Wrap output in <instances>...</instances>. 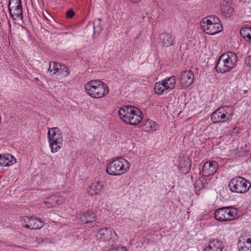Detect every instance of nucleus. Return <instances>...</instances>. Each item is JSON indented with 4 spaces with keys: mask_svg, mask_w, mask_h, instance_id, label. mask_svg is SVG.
Masks as SVG:
<instances>
[{
    "mask_svg": "<svg viewBox=\"0 0 251 251\" xmlns=\"http://www.w3.org/2000/svg\"><path fill=\"white\" fill-rule=\"evenodd\" d=\"M194 75L191 72L185 71L181 73L180 82L183 87H188L194 81Z\"/></svg>",
    "mask_w": 251,
    "mask_h": 251,
    "instance_id": "13",
    "label": "nucleus"
},
{
    "mask_svg": "<svg viewBox=\"0 0 251 251\" xmlns=\"http://www.w3.org/2000/svg\"><path fill=\"white\" fill-rule=\"evenodd\" d=\"M59 72L65 76H67L70 74V71L68 68L65 65L60 64Z\"/></svg>",
    "mask_w": 251,
    "mask_h": 251,
    "instance_id": "30",
    "label": "nucleus"
},
{
    "mask_svg": "<svg viewBox=\"0 0 251 251\" xmlns=\"http://www.w3.org/2000/svg\"><path fill=\"white\" fill-rule=\"evenodd\" d=\"M75 15L74 11L72 9L69 10L66 13V17L68 18H72Z\"/></svg>",
    "mask_w": 251,
    "mask_h": 251,
    "instance_id": "34",
    "label": "nucleus"
},
{
    "mask_svg": "<svg viewBox=\"0 0 251 251\" xmlns=\"http://www.w3.org/2000/svg\"><path fill=\"white\" fill-rule=\"evenodd\" d=\"M221 10L223 14L226 17H230L233 12V9L228 5L223 6Z\"/></svg>",
    "mask_w": 251,
    "mask_h": 251,
    "instance_id": "29",
    "label": "nucleus"
},
{
    "mask_svg": "<svg viewBox=\"0 0 251 251\" xmlns=\"http://www.w3.org/2000/svg\"><path fill=\"white\" fill-rule=\"evenodd\" d=\"M199 182L201 183V180H198V181H197V183H199Z\"/></svg>",
    "mask_w": 251,
    "mask_h": 251,
    "instance_id": "38",
    "label": "nucleus"
},
{
    "mask_svg": "<svg viewBox=\"0 0 251 251\" xmlns=\"http://www.w3.org/2000/svg\"><path fill=\"white\" fill-rule=\"evenodd\" d=\"M240 34L246 41L251 43V27L242 28L240 29Z\"/></svg>",
    "mask_w": 251,
    "mask_h": 251,
    "instance_id": "23",
    "label": "nucleus"
},
{
    "mask_svg": "<svg viewBox=\"0 0 251 251\" xmlns=\"http://www.w3.org/2000/svg\"><path fill=\"white\" fill-rule=\"evenodd\" d=\"M245 62L246 64L251 66V56H248L246 58Z\"/></svg>",
    "mask_w": 251,
    "mask_h": 251,
    "instance_id": "35",
    "label": "nucleus"
},
{
    "mask_svg": "<svg viewBox=\"0 0 251 251\" xmlns=\"http://www.w3.org/2000/svg\"><path fill=\"white\" fill-rule=\"evenodd\" d=\"M14 157L9 154L0 155V165L4 166H8L16 162Z\"/></svg>",
    "mask_w": 251,
    "mask_h": 251,
    "instance_id": "19",
    "label": "nucleus"
},
{
    "mask_svg": "<svg viewBox=\"0 0 251 251\" xmlns=\"http://www.w3.org/2000/svg\"><path fill=\"white\" fill-rule=\"evenodd\" d=\"M103 188V184L100 181L94 182L89 187L88 192L91 195L98 194Z\"/></svg>",
    "mask_w": 251,
    "mask_h": 251,
    "instance_id": "20",
    "label": "nucleus"
},
{
    "mask_svg": "<svg viewBox=\"0 0 251 251\" xmlns=\"http://www.w3.org/2000/svg\"><path fill=\"white\" fill-rule=\"evenodd\" d=\"M64 201V200L62 197L55 195L48 198L44 202L47 204L49 208H51L61 204L63 203Z\"/></svg>",
    "mask_w": 251,
    "mask_h": 251,
    "instance_id": "14",
    "label": "nucleus"
},
{
    "mask_svg": "<svg viewBox=\"0 0 251 251\" xmlns=\"http://www.w3.org/2000/svg\"><path fill=\"white\" fill-rule=\"evenodd\" d=\"M151 124V121H147V123H146V126H148L150 125Z\"/></svg>",
    "mask_w": 251,
    "mask_h": 251,
    "instance_id": "37",
    "label": "nucleus"
},
{
    "mask_svg": "<svg viewBox=\"0 0 251 251\" xmlns=\"http://www.w3.org/2000/svg\"><path fill=\"white\" fill-rule=\"evenodd\" d=\"M103 251H126V249L125 247L117 246L112 244L111 247H106Z\"/></svg>",
    "mask_w": 251,
    "mask_h": 251,
    "instance_id": "28",
    "label": "nucleus"
},
{
    "mask_svg": "<svg viewBox=\"0 0 251 251\" xmlns=\"http://www.w3.org/2000/svg\"><path fill=\"white\" fill-rule=\"evenodd\" d=\"M164 85L167 89H173L176 86V81L175 76H172L163 80Z\"/></svg>",
    "mask_w": 251,
    "mask_h": 251,
    "instance_id": "24",
    "label": "nucleus"
},
{
    "mask_svg": "<svg viewBox=\"0 0 251 251\" xmlns=\"http://www.w3.org/2000/svg\"><path fill=\"white\" fill-rule=\"evenodd\" d=\"M142 112L138 108L134 107V113H132L131 117L129 118L127 124L131 125H136L138 124L142 120Z\"/></svg>",
    "mask_w": 251,
    "mask_h": 251,
    "instance_id": "17",
    "label": "nucleus"
},
{
    "mask_svg": "<svg viewBox=\"0 0 251 251\" xmlns=\"http://www.w3.org/2000/svg\"><path fill=\"white\" fill-rule=\"evenodd\" d=\"M134 107L131 106H125L119 110V115L120 119L127 124L132 113H134Z\"/></svg>",
    "mask_w": 251,
    "mask_h": 251,
    "instance_id": "12",
    "label": "nucleus"
},
{
    "mask_svg": "<svg viewBox=\"0 0 251 251\" xmlns=\"http://www.w3.org/2000/svg\"><path fill=\"white\" fill-rule=\"evenodd\" d=\"M201 26L206 33L210 35H214L223 29L222 25H215L210 21H207V18H203L201 20Z\"/></svg>",
    "mask_w": 251,
    "mask_h": 251,
    "instance_id": "9",
    "label": "nucleus"
},
{
    "mask_svg": "<svg viewBox=\"0 0 251 251\" xmlns=\"http://www.w3.org/2000/svg\"><path fill=\"white\" fill-rule=\"evenodd\" d=\"M8 10L13 19H22V6L21 0H9Z\"/></svg>",
    "mask_w": 251,
    "mask_h": 251,
    "instance_id": "8",
    "label": "nucleus"
},
{
    "mask_svg": "<svg viewBox=\"0 0 251 251\" xmlns=\"http://www.w3.org/2000/svg\"><path fill=\"white\" fill-rule=\"evenodd\" d=\"M130 1L133 3H137L140 0H129Z\"/></svg>",
    "mask_w": 251,
    "mask_h": 251,
    "instance_id": "36",
    "label": "nucleus"
},
{
    "mask_svg": "<svg viewBox=\"0 0 251 251\" xmlns=\"http://www.w3.org/2000/svg\"><path fill=\"white\" fill-rule=\"evenodd\" d=\"M130 166L129 163L120 157L112 161L107 166L106 172L110 175L119 176L125 173Z\"/></svg>",
    "mask_w": 251,
    "mask_h": 251,
    "instance_id": "3",
    "label": "nucleus"
},
{
    "mask_svg": "<svg viewBox=\"0 0 251 251\" xmlns=\"http://www.w3.org/2000/svg\"><path fill=\"white\" fill-rule=\"evenodd\" d=\"M31 217H24L22 219L21 222L22 225L27 228V226L29 224Z\"/></svg>",
    "mask_w": 251,
    "mask_h": 251,
    "instance_id": "32",
    "label": "nucleus"
},
{
    "mask_svg": "<svg viewBox=\"0 0 251 251\" xmlns=\"http://www.w3.org/2000/svg\"><path fill=\"white\" fill-rule=\"evenodd\" d=\"M165 90H167V89L165 87L163 80L162 81L161 83L160 82H156L155 84L154 91L155 93L158 95L161 94Z\"/></svg>",
    "mask_w": 251,
    "mask_h": 251,
    "instance_id": "26",
    "label": "nucleus"
},
{
    "mask_svg": "<svg viewBox=\"0 0 251 251\" xmlns=\"http://www.w3.org/2000/svg\"><path fill=\"white\" fill-rule=\"evenodd\" d=\"M43 226V222L41 221V220L38 219L35 217H32L30 219V222L28 226H27V228L34 230L40 229Z\"/></svg>",
    "mask_w": 251,
    "mask_h": 251,
    "instance_id": "22",
    "label": "nucleus"
},
{
    "mask_svg": "<svg viewBox=\"0 0 251 251\" xmlns=\"http://www.w3.org/2000/svg\"><path fill=\"white\" fill-rule=\"evenodd\" d=\"M84 87L87 94L95 99L102 98L109 93L107 85L100 80L89 81L86 83Z\"/></svg>",
    "mask_w": 251,
    "mask_h": 251,
    "instance_id": "1",
    "label": "nucleus"
},
{
    "mask_svg": "<svg viewBox=\"0 0 251 251\" xmlns=\"http://www.w3.org/2000/svg\"><path fill=\"white\" fill-rule=\"evenodd\" d=\"M160 40L163 46L169 47L174 44V38L169 33H163L160 34Z\"/></svg>",
    "mask_w": 251,
    "mask_h": 251,
    "instance_id": "21",
    "label": "nucleus"
},
{
    "mask_svg": "<svg viewBox=\"0 0 251 251\" xmlns=\"http://www.w3.org/2000/svg\"><path fill=\"white\" fill-rule=\"evenodd\" d=\"M223 249L222 242L214 239L209 242L208 246L204 249L203 251H222Z\"/></svg>",
    "mask_w": 251,
    "mask_h": 251,
    "instance_id": "16",
    "label": "nucleus"
},
{
    "mask_svg": "<svg viewBox=\"0 0 251 251\" xmlns=\"http://www.w3.org/2000/svg\"><path fill=\"white\" fill-rule=\"evenodd\" d=\"M117 234L112 228L106 227L100 229L97 232L96 237L99 242H110Z\"/></svg>",
    "mask_w": 251,
    "mask_h": 251,
    "instance_id": "10",
    "label": "nucleus"
},
{
    "mask_svg": "<svg viewBox=\"0 0 251 251\" xmlns=\"http://www.w3.org/2000/svg\"><path fill=\"white\" fill-rule=\"evenodd\" d=\"M207 21H210L215 25H221L219 19L215 16H210L206 18Z\"/></svg>",
    "mask_w": 251,
    "mask_h": 251,
    "instance_id": "31",
    "label": "nucleus"
},
{
    "mask_svg": "<svg viewBox=\"0 0 251 251\" xmlns=\"http://www.w3.org/2000/svg\"><path fill=\"white\" fill-rule=\"evenodd\" d=\"M237 214V209L230 207H224L216 210L215 218L220 221H231L235 218Z\"/></svg>",
    "mask_w": 251,
    "mask_h": 251,
    "instance_id": "6",
    "label": "nucleus"
},
{
    "mask_svg": "<svg viewBox=\"0 0 251 251\" xmlns=\"http://www.w3.org/2000/svg\"><path fill=\"white\" fill-rule=\"evenodd\" d=\"M78 219L81 223L87 224L95 221L96 220V215L93 212L88 211L87 212H84L80 214L78 216Z\"/></svg>",
    "mask_w": 251,
    "mask_h": 251,
    "instance_id": "18",
    "label": "nucleus"
},
{
    "mask_svg": "<svg viewBox=\"0 0 251 251\" xmlns=\"http://www.w3.org/2000/svg\"><path fill=\"white\" fill-rule=\"evenodd\" d=\"M101 19H97L94 21L93 22V28H94V33L96 34V33H99L101 30Z\"/></svg>",
    "mask_w": 251,
    "mask_h": 251,
    "instance_id": "27",
    "label": "nucleus"
},
{
    "mask_svg": "<svg viewBox=\"0 0 251 251\" xmlns=\"http://www.w3.org/2000/svg\"><path fill=\"white\" fill-rule=\"evenodd\" d=\"M237 62L236 54L232 52H228L220 56L215 66V69L217 72L220 73L229 72L236 66Z\"/></svg>",
    "mask_w": 251,
    "mask_h": 251,
    "instance_id": "2",
    "label": "nucleus"
},
{
    "mask_svg": "<svg viewBox=\"0 0 251 251\" xmlns=\"http://www.w3.org/2000/svg\"><path fill=\"white\" fill-rule=\"evenodd\" d=\"M57 127H53L48 131V138L52 152H57L63 145V139Z\"/></svg>",
    "mask_w": 251,
    "mask_h": 251,
    "instance_id": "5",
    "label": "nucleus"
},
{
    "mask_svg": "<svg viewBox=\"0 0 251 251\" xmlns=\"http://www.w3.org/2000/svg\"><path fill=\"white\" fill-rule=\"evenodd\" d=\"M60 64L56 62H50L49 68L48 71L52 73V75L56 74L57 72H59Z\"/></svg>",
    "mask_w": 251,
    "mask_h": 251,
    "instance_id": "25",
    "label": "nucleus"
},
{
    "mask_svg": "<svg viewBox=\"0 0 251 251\" xmlns=\"http://www.w3.org/2000/svg\"><path fill=\"white\" fill-rule=\"evenodd\" d=\"M251 186L247 185V181L241 177L233 178L228 184V187L232 192L238 193H244L249 190Z\"/></svg>",
    "mask_w": 251,
    "mask_h": 251,
    "instance_id": "7",
    "label": "nucleus"
},
{
    "mask_svg": "<svg viewBox=\"0 0 251 251\" xmlns=\"http://www.w3.org/2000/svg\"><path fill=\"white\" fill-rule=\"evenodd\" d=\"M218 168V165L216 161L205 163L202 168V174L205 176L213 175Z\"/></svg>",
    "mask_w": 251,
    "mask_h": 251,
    "instance_id": "11",
    "label": "nucleus"
},
{
    "mask_svg": "<svg viewBox=\"0 0 251 251\" xmlns=\"http://www.w3.org/2000/svg\"><path fill=\"white\" fill-rule=\"evenodd\" d=\"M233 114V109L229 106H223L219 108L211 115L213 123H223L230 120Z\"/></svg>",
    "mask_w": 251,
    "mask_h": 251,
    "instance_id": "4",
    "label": "nucleus"
},
{
    "mask_svg": "<svg viewBox=\"0 0 251 251\" xmlns=\"http://www.w3.org/2000/svg\"><path fill=\"white\" fill-rule=\"evenodd\" d=\"M238 247L239 251H251V238L241 237L238 243Z\"/></svg>",
    "mask_w": 251,
    "mask_h": 251,
    "instance_id": "15",
    "label": "nucleus"
},
{
    "mask_svg": "<svg viewBox=\"0 0 251 251\" xmlns=\"http://www.w3.org/2000/svg\"><path fill=\"white\" fill-rule=\"evenodd\" d=\"M43 17L48 22H50L51 20H54L53 17L50 15L47 11L45 13L43 14Z\"/></svg>",
    "mask_w": 251,
    "mask_h": 251,
    "instance_id": "33",
    "label": "nucleus"
}]
</instances>
